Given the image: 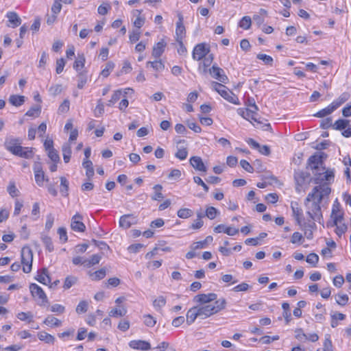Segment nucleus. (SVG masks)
<instances>
[{
	"label": "nucleus",
	"instance_id": "nucleus-1",
	"mask_svg": "<svg viewBox=\"0 0 351 351\" xmlns=\"http://www.w3.org/2000/svg\"><path fill=\"white\" fill-rule=\"evenodd\" d=\"M334 177H316L313 180L315 186L309 193L304 200L306 214L315 221L321 223L323 221V215L320 204L326 198H328L331 193L330 184Z\"/></svg>",
	"mask_w": 351,
	"mask_h": 351
},
{
	"label": "nucleus",
	"instance_id": "nucleus-2",
	"mask_svg": "<svg viewBox=\"0 0 351 351\" xmlns=\"http://www.w3.org/2000/svg\"><path fill=\"white\" fill-rule=\"evenodd\" d=\"M326 155L323 152L315 153L307 160L306 169L312 171L314 176H334L333 170L327 169L324 165V158Z\"/></svg>",
	"mask_w": 351,
	"mask_h": 351
},
{
	"label": "nucleus",
	"instance_id": "nucleus-3",
	"mask_svg": "<svg viewBox=\"0 0 351 351\" xmlns=\"http://www.w3.org/2000/svg\"><path fill=\"white\" fill-rule=\"evenodd\" d=\"M22 141L19 138L13 136L7 137L4 142V147L6 150L15 156L24 158H30L33 156L32 149L21 146Z\"/></svg>",
	"mask_w": 351,
	"mask_h": 351
},
{
	"label": "nucleus",
	"instance_id": "nucleus-4",
	"mask_svg": "<svg viewBox=\"0 0 351 351\" xmlns=\"http://www.w3.org/2000/svg\"><path fill=\"white\" fill-rule=\"evenodd\" d=\"M258 108L255 103L251 105V108H240L237 109V113L245 119L250 121L254 126L263 130H269L271 128L269 123H263L256 119Z\"/></svg>",
	"mask_w": 351,
	"mask_h": 351
},
{
	"label": "nucleus",
	"instance_id": "nucleus-5",
	"mask_svg": "<svg viewBox=\"0 0 351 351\" xmlns=\"http://www.w3.org/2000/svg\"><path fill=\"white\" fill-rule=\"evenodd\" d=\"M226 306V300L225 298H220L215 302V304H202L197 306L199 313V318L204 319L217 313L224 309Z\"/></svg>",
	"mask_w": 351,
	"mask_h": 351
},
{
	"label": "nucleus",
	"instance_id": "nucleus-6",
	"mask_svg": "<svg viewBox=\"0 0 351 351\" xmlns=\"http://www.w3.org/2000/svg\"><path fill=\"white\" fill-rule=\"evenodd\" d=\"M350 96L347 93H342L338 98L335 99L327 107L318 111L315 116L317 117H325L332 114L335 110L340 107L343 103L348 100Z\"/></svg>",
	"mask_w": 351,
	"mask_h": 351
},
{
	"label": "nucleus",
	"instance_id": "nucleus-7",
	"mask_svg": "<svg viewBox=\"0 0 351 351\" xmlns=\"http://www.w3.org/2000/svg\"><path fill=\"white\" fill-rule=\"evenodd\" d=\"M212 88L230 103L235 105L239 104V98L226 86L218 82H213Z\"/></svg>",
	"mask_w": 351,
	"mask_h": 351
},
{
	"label": "nucleus",
	"instance_id": "nucleus-8",
	"mask_svg": "<svg viewBox=\"0 0 351 351\" xmlns=\"http://www.w3.org/2000/svg\"><path fill=\"white\" fill-rule=\"evenodd\" d=\"M21 263L23 272L28 274L32 271L33 262V252L28 246H25L21 250Z\"/></svg>",
	"mask_w": 351,
	"mask_h": 351
},
{
	"label": "nucleus",
	"instance_id": "nucleus-9",
	"mask_svg": "<svg viewBox=\"0 0 351 351\" xmlns=\"http://www.w3.org/2000/svg\"><path fill=\"white\" fill-rule=\"evenodd\" d=\"M36 184L40 186H47L49 193L53 196L57 195L56 185L58 183V180H51L48 177H35Z\"/></svg>",
	"mask_w": 351,
	"mask_h": 351
},
{
	"label": "nucleus",
	"instance_id": "nucleus-10",
	"mask_svg": "<svg viewBox=\"0 0 351 351\" xmlns=\"http://www.w3.org/2000/svg\"><path fill=\"white\" fill-rule=\"evenodd\" d=\"M186 36V29L183 24V16L182 14H178V21L176 23V40L180 45L181 48L185 50V47L183 45V40Z\"/></svg>",
	"mask_w": 351,
	"mask_h": 351
},
{
	"label": "nucleus",
	"instance_id": "nucleus-11",
	"mask_svg": "<svg viewBox=\"0 0 351 351\" xmlns=\"http://www.w3.org/2000/svg\"><path fill=\"white\" fill-rule=\"evenodd\" d=\"M333 128L336 130H343L341 134L346 138L351 136V125L350 121L347 119H338L332 125Z\"/></svg>",
	"mask_w": 351,
	"mask_h": 351
},
{
	"label": "nucleus",
	"instance_id": "nucleus-12",
	"mask_svg": "<svg viewBox=\"0 0 351 351\" xmlns=\"http://www.w3.org/2000/svg\"><path fill=\"white\" fill-rule=\"evenodd\" d=\"M29 289L32 296L40 300V305L48 302L47 297L43 289L35 283H32Z\"/></svg>",
	"mask_w": 351,
	"mask_h": 351
},
{
	"label": "nucleus",
	"instance_id": "nucleus-13",
	"mask_svg": "<svg viewBox=\"0 0 351 351\" xmlns=\"http://www.w3.org/2000/svg\"><path fill=\"white\" fill-rule=\"evenodd\" d=\"M209 47L205 43L197 44L193 49L192 56L195 60H200L209 52Z\"/></svg>",
	"mask_w": 351,
	"mask_h": 351
},
{
	"label": "nucleus",
	"instance_id": "nucleus-14",
	"mask_svg": "<svg viewBox=\"0 0 351 351\" xmlns=\"http://www.w3.org/2000/svg\"><path fill=\"white\" fill-rule=\"evenodd\" d=\"M316 177L311 178L310 177H295V190L298 193H301L302 191H304L309 186V184L313 182L314 183V180Z\"/></svg>",
	"mask_w": 351,
	"mask_h": 351
},
{
	"label": "nucleus",
	"instance_id": "nucleus-15",
	"mask_svg": "<svg viewBox=\"0 0 351 351\" xmlns=\"http://www.w3.org/2000/svg\"><path fill=\"white\" fill-rule=\"evenodd\" d=\"M129 93H133V89L128 88L125 89H119L115 90L113 93L111 99L108 101V106H113L121 99V97H125V95H128Z\"/></svg>",
	"mask_w": 351,
	"mask_h": 351
},
{
	"label": "nucleus",
	"instance_id": "nucleus-16",
	"mask_svg": "<svg viewBox=\"0 0 351 351\" xmlns=\"http://www.w3.org/2000/svg\"><path fill=\"white\" fill-rule=\"evenodd\" d=\"M217 298V294L214 293L208 294L202 293L195 295L193 298V301L201 304H208L210 302L216 301Z\"/></svg>",
	"mask_w": 351,
	"mask_h": 351
},
{
	"label": "nucleus",
	"instance_id": "nucleus-17",
	"mask_svg": "<svg viewBox=\"0 0 351 351\" xmlns=\"http://www.w3.org/2000/svg\"><path fill=\"white\" fill-rule=\"evenodd\" d=\"M82 220V216L78 213L72 217L71 227L73 230L80 232H84L86 226Z\"/></svg>",
	"mask_w": 351,
	"mask_h": 351
},
{
	"label": "nucleus",
	"instance_id": "nucleus-18",
	"mask_svg": "<svg viewBox=\"0 0 351 351\" xmlns=\"http://www.w3.org/2000/svg\"><path fill=\"white\" fill-rule=\"evenodd\" d=\"M245 141L252 149L258 150L261 154L268 156L270 154V149L267 145H261L250 138L246 139Z\"/></svg>",
	"mask_w": 351,
	"mask_h": 351
},
{
	"label": "nucleus",
	"instance_id": "nucleus-19",
	"mask_svg": "<svg viewBox=\"0 0 351 351\" xmlns=\"http://www.w3.org/2000/svg\"><path fill=\"white\" fill-rule=\"evenodd\" d=\"M167 46V43L164 39H161L159 42L156 43L152 49V56L155 59L160 58L164 53Z\"/></svg>",
	"mask_w": 351,
	"mask_h": 351
},
{
	"label": "nucleus",
	"instance_id": "nucleus-20",
	"mask_svg": "<svg viewBox=\"0 0 351 351\" xmlns=\"http://www.w3.org/2000/svg\"><path fill=\"white\" fill-rule=\"evenodd\" d=\"M6 17L8 19V27L15 28L21 24V19L19 16L15 12H8Z\"/></svg>",
	"mask_w": 351,
	"mask_h": 351
},
{
	"label": "nucleus",
	"instance_id": "nucleus-21",
	"mask_svg": "<svg viewBox=\"0 0 351 351\" xmlns=\"http://www.w3.org/2000/svg\"><path fill=\"white\" fill-rule=\"evenodd\" d=\"M132 14L135 17V19L133 21L134 26L136 28L141 29L145 22V18L142 15V10H134L132 12Z\"/></svg>",
	"mask_w": 351,
	"mask_h": 351
},
{
	"label": "nucleus",
	"instance_id": "nucleus-22",
	"mask_svg": "<svg viewBox=\"0 0 351 351\" xmlns=\"http://www.w3.org/2000/svg\"><path fill=\"white\" fill-rule=\"evenodd\" d=\"M210 73L214 78L221 82L225 83L227 80V77L224 74L223 69L216 65H213L211 67L210 69Z\"/></svg>",
	"mask_w": 351,
	"mask_h": 351
},
{
	"label": "nucleus",
	"instance_id": "nucleus-23",
	"mask_svg": "<svg viewBox=\"0 0 351 351\" xmlns=\"http://www.w3.org/2000/svg\"><path fill=\"white\" fill-rule=\"evenodd\" d=\"M129 346L135 350H148L151 348L150 343L143 340H132L129 343Z\"/></svg>",
	"mask_w": 351,
	"mask_h": 351
},
{
	"label": "nucleus",
	"instance_id": "nucleus-24",
	"mask_svg": "<svg viewBox=\"0 0 351 351\" xmlns=\"http://www.w3.org/2000/svg\"><path fill=\"white\" fill-rule=\"evenodd\" d=\"M190 163L192 165V167L195 169L196 170H198L202 172H206V167L203 162L202 159L199 156H193L190 159Z\"/></svg>",
	"mask_w": 351,
	"mask_h": 351
},
{
	"label": "nucleus",
	"instance_id": "nucleus-25",
	"mask_svg": "<svg viewBox=\"0 0 351 351\" xmlns=\"http://www.w3.org/2000/svg\"><path fill=\"white\" fill-rule=\"evenodd\" d=\"M35 279L43 285H47L51 282V278L46 268H43L40 271H38Z\"/></svg>",
	"mask_w": 351,
	"mask_h": 351
},
{
	"label": "nucleus",
	"instance_id": "nucleus-26",
	"mask_svg": "<svg viewBox=\"0 0 351 351\" xmlns=\"http://www.w3.org/2000/svg\"><path fill=\"white\" fill-rule=\"evenodd\" d=\"M197 317H199L197 306L191 308L186 313V323L189 325L193 324Z\"/></svg>",
	"mask_w": 351,
	"mask_h": 351
},
{
	"label": "nucleus",
	"instance_id": "nucleus-27",
	"mask_svg": "<svg viewBox=\"0 0 351 351\" xmlns=\"http://www.w3.org/2000/svg\"><path fill=\"white\" fill-rule=\"evenodd\" d=\"M147 66H151L153 70L157 72H161L165 69V63L160 59H156L154 61H148L147 62Z\"/></svg>",
	"mask_w": 351,
	"mask_h": 351
},
{
	"label": "nucleus",
	"instance_id": "nucleus-28",
	"mask_svg": "<svg viewBox=\"0 0 351 351\" xmlns=\"http://www.w3.org/2000/svg\"><path fill=\"white\" fill-rule=\"evenodd\" d=\"M134 218L132 215H125L122 216L119 220V225L121 227L128 229L134 223Z\"/></svg>",
	"mask_w": 351,
	"mask_h": 351
},
{
	"label": "nucleus",
	"instance_id": "nucleus-29",
	"mask_svg": "<svg viewBox=\"0 0 351 351\" xmlns=\"http://www.w3.org/2000/svg\"><path fill=\"white\" fill-rule=\"evenodd\" d=\"M63 159L64 162H69L71 156V146L70 143H65L62 147Z\"/></svg>",
	"mask_w": 351,
	"mask_h": 351
},
{
	"label": "nucleus",
	"instance_id": "nucleus-30",
	"mask_svg": "<svg viewBox=\"0 0 351 351\" xmlns=\"http://www.w3.org/2000/svg\"><path fill=\"white\" fill-rule=\"evenodd\" d=\"M106 275V269L103 267L95 272L90 273L89 276L92 280L98 281L105 278Z\"/></svg>",
	"mask_w": 351,
	"mask_h": 351
},
{
	"label": "nucleus",
	"instance_id": "nucleus-31",
	"mask_svg": "<svg viewBox=\"0 0 351 351\" xmlns=\"http://www.w3.org/2000/svg\"><path fill=\"white\" fill-rule=\"evenodd\" d=\"M212 241L213 237L208 236L204 241L193 243L191 245V248L193 250L204 248L207 243L211 242Z\"/></svg>",
	"mask_w": 351,
	"mask_h": 351
},
{
	"label": "nucleus",
	"instance_id": "nucleus-32",
	"mask_svg": "<svg viewBox=\"0 0 351 351\" xmlns=\"http://www.w3.org/2000/svg\"><path fill=\"white\" fill-rule=\"evenodd\" d=\"M38 337L40 341H43L47 343L53 344L55 341V337L44 331L38 333Z\"/></svg>",
	"mask_w": 351,
	"mask_h": 351
},
{
	"label": "nucleus",
	"instance_id": "nucleus-33",
	"mask_svg": "<svg viewBox=\"0 0 351 351\" xmlns=\"http://www.w3.org/2000/svg\"><path fill=\"white\" fill-rule=\"evenodd\" d=\"M10 103L14 106H20L25 101V97L22 95H13L9 98Z\"/></svg>",
	"mask_w": 351,
	"mask_h": 351
},
{
	"label": "nucleus",
	"instance_id": "nucleus-34",
	"mask_svg": "<svg viewBox=\"0 0 351 351\" xmlns=\"http://www.w3.org/2000/svg\"><path fill=\"white\" fill-rule=\"evenodd\" d=\"M63 90V87L62 84H52L48 89V92L50 95L55 97L58 95H60Z\"/></svg>",
	"mask_w": 351,
	"mask_h": 351
},
{
	"label": "nucleus",
	"instance_id": "nucleus-35",
	"mask_svg": "<svg viewBox=\"0 0 351 351\" xmlns=\"http://www.w3.org/2000/svg\"><path fill=\"white\" fill-rule=\"evenodd\" d=\"M43 323L49 326H60L62 324L60 320L52 316L46 317Z\"/></svg>",
	"mask_w": 351,
	"mask_h": 351
},
{
	"label": "nucleus",
	"instance_id": "nucleus-36",
	"mask_svg": "<svg viewBox=\"0 0 351 351\" xmlns=\"http://www.w3.org/2000/svg\"><path fill=\"white\" fill-rule=\"evenodd\" d=\"M330 217L332 219V222H328L327 223V226H335V225H337V223L341 222L343 220V214H338V213H335V214H332L331 213Z\"/></svg>",
	"mask_w": 351,
	"mask_h": 351
},
{
	"label": "nucleus",
	"instance_id": "nucleus-37",
	"mask_svg": "<svg viewBox=\"0 0 351 351\" xmlns=\"http://www.w3.org/2000/svg\"><path fill=\"white\" fill-rule=\"evenodd\" d=\"M252 25V19L250 16H243L239 23V26L243 29H249Z\"/></svg>",
	"mask_w": 351,
	"mask_h": 351
},
{
	"label": "nucleus",
	"instance_id": "nucleus-38",
	"mask_svg": "<svg viewBox=\"0 0 351 351\" xmlns=\"http://www.w3.org/2000/svg\"><path fill=\"white\" fill-rule=\"evenodd\" d=\"M141 38L140 29L136 28L129 33V40L131 43H136Z\"/></svg>",
	"mask_w": 351,
	"mask_h": 351
},
{
	"label": "nucleus",
	"instance_id": "nucleus-39",
	"mask_svg": "<svg viewBox=\"0 0 351 351\" xmlns=\"http://www.w3.org/2000/svg\"><path fill=\"white\" fill-rule=\"evenodd\" d=\"M154 194L152 197V199L156 200V201H160L162 199H163V195L161 193V190L162 189V186L160 184H156L154 186Z\"/></svg>",
	"mask_w": 351,
	"mask_h": 351
},
{
	"label": "nucleus",
	"instance_id": "nucleus-40",
	"mask_svg": "<svg viewBox=\"0 0 351 351\" xmlns=\"http://www.w3.org/2000/svg\"><path fill=\"white\" fill-rule=\"evenodd\" d=\"M293 215L299 226L302 225V219L303 218V212L300 208H293Z\"/></svg>",
	"mask_w": 351,
	"mask_h": 351
},
{
	"label": "nucleus",
	"instance_id": "nucleus-41",
	"mask_svg": "<svg viewBox=\"0 0 351 351\" xmlns=\"http://www.w3.org/2000/svg\"><path fill=\"white\" fill-rule=\"evenodd\" d=\"M41 239L45 246L46 250H47L50 252L53 251V245L51 237L46 235H43L41 237Z\"/></svg>",
	"mask_w": 351,
	"mask_h": 351
},
{
	"label": "nucleus",
	"instance_id": "nucleus-42",
	"mask_svg": "<svg viewBox=\"0 0 351 351\" xmlns=\"http://www.w3.org/2000/svg\"><path fill=\"white\" fill-rule=\"evenodd\" d=\"M48 157L54 163H58L60 160L58 152L55 149L47 152Z\"/></svg>",
	"mask_w": 351,
	"mask_h": 351
},
{
	"label": "nucleus",
	"instance_id": "nucleus-43",
	"mask_svg": "<svg viewBox=\"0 0 351 351\" xmlns=\"http://www.w3.org/2000/svg\"><path fill=\"white\" fill-rule=\"evenodd\" d=\"M77 280V278L75 276H69L65 278L64 283V289H70L73 285L76 283Z\"/></svg>",
	"mask_w": 351,
	"mask_h": 351
},
{
	"label": "nucleus",
	"instance_id": "nucleus-44",
	"mask_svg": "<svg viewBox=\"0 0 351 351\" xmlns=\"http://www.w3.org/2000/svg\"><path fill=\"white\" fill-rule=\"evenodd\" d=\"M192 210L189 208H180L178 210L177 215L180 218L187 219L193 215Z\"/></svg>",
	"mask_w": 351,
	"mask_h": 351
},
{
	"label": "nucleus",
	"instance_id": "nucleus-45",
	"mask_svg": "<svg viewBox=\"0 0 351 351\" xmlns=\"http://www.w3.org/2000/svg\"><path fill=\"white\" fill-rule=\"evenodd\" d=\"M84 62H85V58H84V55L78 56L77 58L76 59V60L75 61V62L73 64L74 69H75L77 71L81 70L84 66Z\"/></svg>",
	"mask_w": 351,
	"mask_h": 351
},
{
	"label": "nucleus",
	"instance_id": "nucleus-46",
	"mask_svg": "<svg viewBox=\"0 0 351 351\" xmlns=\"http://www.w3.org/2000/svg\"><path fill=\"white\" fill-rule=\"evenodd\" d=\"M257 58L262 60L266 65H273L274 60L270 56L264 53H259L257 55Z\"/></svg>",
	"mask_w": 351,
	"mask_h": 351
},
{
	"label": "nucleus",
	"instance_id": "nucleus-47",
	"mask_svg": "<svg viewBox=\"0 0 351 351\" xmlns=\"http://www.w3.org/2000/svg\"><path fill=\"white\" fill-rule=\"evenodd\" d=\"M83 167L86 170V176H93L94 170L93 167V163L89 160H84L82 163Z\"/></svg>",
	"mask_w": 351,
	"mask_h": 351
},
{
	"label": "nucleus",
	"instance_id": "nucleus-48",
	"mask_svg": "<svg viewBox=\"0 0 351 351\" xmlns=\"http://www.w3.org/2000/svg\"><path fill=\"white\" fill-rule=\"evenodd\" d=\"M88 304L86 301L82 300L80 302L76 307V313L78 314L84 313L88 310Z\"/></svg>",
	"mask_w": 351,
	"mask_h": 351
},
{
	"label": "nucleus",
	"instance_id": "nucleus-49",
	"mask_svg": "<svg viewBox=\"0 0 351 351\" xmlns=\"http://www.w3.org/2000/svg\"><path fill=\"white\" fill-rule=\"evenodd\" d=\"M17 318L21 321L28 320L29 322H32L33 315L31 312H21L16 315Z\"/></svg>",
	"mask_w": 351,
	"mask_h": 351
},
{
	"label": "nucleus",
	"instance_id": "nucleus-50",
	"mask_svg": "<svg viewBox=\"0 0 351 351\" xmlns=\"http://www.w3.org/2000/svg\"><path fill=\"white\" fill-rule=\"evenodd\" d=\"M144 324L148 327H154L156 324V319L151 315H145L143 316Z\"/></svg>",
	"mask_w": 351,
	"mask_h": 351
},
{
	"label": "nucleus",
	"instance_id": "nucleus-51",
	"mask_svg": "<svg viewBox=\"0 0 351 351\" xmlns=\"http://www.w3.org/2000/svg\"><path fill=\"white\" fill-rule=\"evenodd\" d=\"M8 192L12 197H16L19 195V190L17 189L15 183L14 182H10L8 186Z\"/></svg>",
	"mask_w": 351,
	"mask_h": 351
},
{
	"label": "nucleus",
	"instance_id": "nucleus-52",
	"mask_svg": "<svg viewBox=\"0 0 351 351\" xmlns=\"http://www.w3.org/2000/svg\"><path fill=\"white\" fill-rule=\"evenodd\" d=\"M219 213V211L217 208H215L213 206H209L207 208L206 210V216L209 218L210 219H215L217 214Z\"/></svg>",
	"mask_w": 351,
	"mask_h": 351
},
{
	"label": "nucleus",
	"instance_id": "nucleus-53",
	"mask_svg": "<svg viewBox=\"0 0 351 351\" xmlns=\"http://www.w3.org/2000/svg\"><path fill=\"white\" fill-rule=\"evenodd\" d=\"M336 226L335 232L336 234L341 237L342 234H343L348 229L347 226L345 223H342L341 222L335 225Z\"/></svg>",
	"mask_w": 351,
	"mask_h": 351
},
{
	"label": "nucleus",
	"instance_id": "nucleus-54",
	"mask_svg": "<svg viewBox=\"0 0 351 351\" xmlns=\"http://www.w3.org/2000/svg\"><path fill=\"white\" fill-rule=\"evenodd\" d=\"M70 101L69 99H64L58 108V113L63 114L66 113L69 110Z\"/></svg>",
	"mask_w": 351,
	"mask_h": 351
},
{
	"label": "nucleus",
	"instance_id": "nucleus-55",
	"mask_svg": "<svg viewBox=\"0 0 351 351\" xmlns=\"http://www.w3.org/2000/svg\"><path fill=\"white\" fill-rule=\"evenodd\" d=\"M60 185H61L60 192L62 193V194L63 195H64V196L67 195V191H68V188H69V182L67 181V180L66 179L65 177H61Z\"/></svg>",
	"mask_w": 351,
	"mask_h": 351
},
{
	"label": "nucleus",
	"instance_id": "nucleus-56",
	"mask_svg": "<svg viewBox=\"0 0 351 351\" xmlns=\"http://www.w3.org/2000/svg\"><path fill=\"white\" fill-rule=\"evenodd\" d=\"M304 241V237L302 234L298 232H295L293 234L291 242L293 244L298 243L301 244Z\"/></svg>",
	"mask_w": 351,
	"mask_h": 351
},
{
	"label": "nucleus",
	"instance_id": "nucleus-57",
	"mask_svg": "<svg viewBox=\"0 0 351 351\" xmlns=\"http://www.w3.org/2000/svg\"><path fill=\"white\" fill-rule=\"evenodd\" d=\"M114 66V63L111 62H109L106 64V67L101 71V75L103 76L104 77H107L111 71L113 69Z\"/></svg>",
	"mask_w": 351,
	"mask_h": 351
},
{
	"label": "nucleus",
	"instance_id": "nucleus-58",
	"mask_svg": "<svg viewBox=\"0 0 351 351\" xmlns=\"http://www.w3.org/2000/svg\"><path fill=\"white\" fill-rule=\"evenodd\" d=\"M306 261L307 263L312 264L315 267L319 261V256L315 253H311L307 256Z\"/></svg>",
	"mask_w": 351,
	"mask_h": 351
},
{
	"label": "nucleus",
	"instance_id": "nucleus-59",
	"mask_svg": "<svg viewBox=\"0 0 351 351\" xmlns=\"http://www.w3.org/2000/svg\"><path fill=\"white\" fill-rule=\"evenodd\" d=\"M104 112V106L102 102L99 100L98 101L97 105L96 106L94 110V114L96 117H99Z\"/></svg>",
	"mask_w": 351,
	"mask_h": 351
},
{
	"label": "nucleus",
	"instance_id": "nucleus-60",
	"mask_svg": "<svg viewBox=\"0 0 351 351\" xmlns=\"http://www.w3.org/2000/svg\"><path fill=\"white\" fill-rule=\"evenodd\" d=\"M125 309L114 308L109 312L110 317H123L126 314Z\"/></svg>",
	"mask_w": 351,
	"mask_h": 351
},
{
	"label": "nucleus",
	"instance_id": "nucleus-61",
	"mask_svg": "<svg viewBox=\"0 0 351 351\" xmlns=\"http://www.w3.org/2000/svg\"><path fill=\"white\" fill-rule=\"evenodd\" d=\"M110 8L111 6L108 3H104L98 7L97 12L101 15H106Z\"/></svg>",
	"mask_w": 351,
	"mask_h": 351
},
{
	"label": "nucleus",
	"instance_id": "nucleus-62",
	"mask_svg": "<svg viewBox=\"0 0 351 351\" xmlns=\"http://www.w3.org/2000/svg\"><path fill=\"white\" fill-rule=\"evenodd\" d=\"M40 113V106H34L31 108L29 110L27 111L26 115L28 117H37Z\"/></svg>",
	"mask_w": 351,
	"mask_h": 351
},
{
	"label": "nucleus",
	"instance_id": "nucleus-63",
	"mask_svg": "<svg viewBox=\"0 0 351 351\" xmlns=\"http://www.w3.org/2000/svg\"><path fill=\"white\" fill-rule=\"evenodd\" d=\"M348 296L347 294H338L337 303L341 306H345L348 302Z\"/></svg>",
	"mask_w": 351,
	"mask_h": 351
},
{
	"label": "nucleus",
	"instance_id": "nucleus-64",
	"mask_svg": "<svg viewBox=\"0 0 351 351\" xmlns=\"http://www.w3.org/2000/svg\"><path fill=\"white\" fill-rule=\"evenodd\" d=\"M323 346L324 348L322 350L320 349H318L317 351H333L332 341L329 337L326 338Z\"/></svg>",
	"mask_w": 351,
	"mask_h": 351
}]
</instances>
